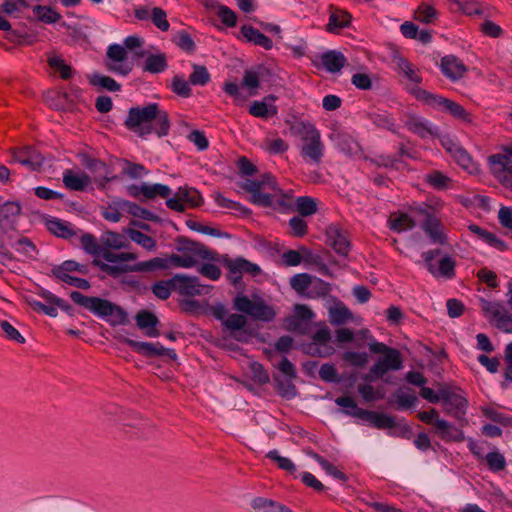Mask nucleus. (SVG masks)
Masks as SVG:
<instances>
[{"label":"nucleus","instance_id":"f257e3e1","mask_svg":"<svg viewBox=\"0 0 512 512\" xmlns=\"http://www.w3.org/2000/svg\"><path fill=\"white\" fill-rule=\"evenodd\" d=\"M137 258V254L132 252H114L106 249L99 259L93 260V263L101 271L114 278L130 272H152L165 267V261L161 257L132 263Z\"/></svg>","mask_w":512,"mask_h":512},{"label":"nucleus","instance_id":"2eb2a0df","mask_svg":"<svg viewBox=\"0 0 512 512\" xmlns=\"http://www.w3.org/2000/svg\"><path fill=\"white\" fill-rule=\"evenodd\" d=\"M331 333L325 323H320L318 329L312 335V345L315 352L321 357H327L334 353V347L330 345Z\"/></svg>","mask_w":512,"mask_h":512},{"label":"nucleus","instance_id":"dca6fc26","mask_svg":"<svg viewBox=\"0 0 512 512\" xmlns=\"http://www.w3.org/2000/svg\"><path fill=\"white\" fill-rule=\"evenodd\" d=\"M174 283V290L181 295L195 296L200 295L204 289L196 277H188L183 274H176L171 278Z\"/></svg>","mask_w":512,"mask_h":512},{"label":"nucleus","instance_id":"9b49d317","mask_svg":"<svg viewBox=\"0 0 512 512\" xmlns=\"http://www.w3.org/2000/svg\"><path fill=\"white\" fill-rule=\"evenodd\" d=\"M106 68L119 75H128L133 63L128 61L127 51L125 47L119 44H111L107 49Z\"/></svg>","mask_w":512,"mask_h":512},{"label":"nucleus","instance_id":"69168bd1","mask_svg":"<svg viewBox=\"0 0 512 512\" xmlns=\"http://www.w3.org/2000/svg\"><path fill=\"white\" fill-rule=\"evenodd\" d=\"M262 147L269 154H281L288 150V144L281 138H266Z\"/></svg>","mask_w":512,"mask_h":512},{"label":"nucleus","instance_id":"aec40b11","mask_svg":"<svg viewBox=\"0 0 512 512\" xmlns=\"http://www.w3.org/2000/svg\"><path fill=\"white\" fill-rule=\"evenodd\" d=\"M440 68L441 72L451 81L461 79L467 72L465 64L453 55L443 57Z\"/></svg>","mask_w":512,"mask_h":512},{"label":"nucleus","instance_id":"c85d7f7f","mask_svg":"<svg viewBox=\"0 0 512 512\" xmlns=\"http://www.w3.org/2000/svg\"><path fill=\"white\" fill-rule=\"evenodd\" d=\"M328 316L332 325H343L352 319L349 309L338 300L328 307Z\"/></svg>","mask_w":512,"mask_h":512},{"label":"nucleus","instance_id":"1a4fd4ad","mask_svg":"<svg viewBox=\"0 0 512 512\" xmlns=\"http://www.w3.org/2000/svg\"><path fill=\"white\" fill-rule=\"evenodd\" d=\"M440 403L447 415L458 421L464 420L468 408V400L460 388L449 385L441 386Z\"/></svg>","mask_w":512,"mask_h":512},{"label":"nucleus","instance_id":"473e14b6","mask_svg":"<svg viewBox=\"0 0 512 512\" xmlns=\"http://www.w3.org/2000/svg\"><path fill=\"white\" fill-rule=\"evenodd\" d=\"M388 226L391 230L401 233L414 228L415 221L406 213H394L388 219Z\"/></svg>","mask_w":512,"mask_h":512},{"label":"nucleus","instance_id":"4be33fe9","mask_svg":"<svg viewBox=\"0 0 512 512\" xmlns=\"http://www.w3.org/2000/svg\"><path fill=\"white\" fill-rule=\"evenodd\" d=\"M275 100L274 95H268L261 101H253L249 106V113L262 119L273 117L278 113V108L274 105Z\"/></svg>","mask_w":512,"mask_h":512},{"label":"nucleus","instance_id":"cd10ccee","mask_svg":"<svg viewBox=\"0 0 512 512\" xmlns=\"http://www.w3.org/2000/svg\"><path fill=\"white\" fill-rule=\"evenodd\" d=\"M241 34L248 42L258 45L265 50H270L273 47L272 40L252 26L243 25L241 27Z\"/></svg>","mask_w":512,"mask_h":512},{"label":"nucleus","instance_id":"f03ea898","mask_svg":"<svg viewBox=\"0 0 512 512\" xmlns=\"http://www.w3.org/2000/svg\"><path fill=\"white\" fill-rule=\"evenodd\" d=\"M124 124L140 137H146L151 133L159 137L166 136L170 130L168 113L160 109L157 103L130 108Z\"/></svg>","mask_w":512,"mask_h":512},{"label":"nucleus","instance_id":"09e8293b","mask_svg":"<svg viewBox=\"0 0 512 512\" xmlns=\"http://www.w3.org/2000/svg\"><path fill=\"white\" fill-rule=\"evenodd\" d=\"M430 273L435 277L452 279L455 276V261L450 256H444L439 261V266L434 267V272Z\"/></svg>","mask_w":512,"mask_h":512},{"label":"nucleus","instance_id":"5fc2aeb1","mask_svg":"<svg viewBox=\"0 0 512 512\" xmlns=\"http://www.w3.org/2000/svg\"><path fill=\"white\" fill-rule=\"evenodd\" d=\"M456 11H460L468 16L482 13L481 7L475 0H448Z\"/></svg>","mask_w":512,"mask_h":512},{"label":"nucleus","instance_id":"393cba45","mask_svg":"<svg viewBox=\"0 0 512 512\" xmlns=\"http://www.w3.org/2000/svg\"><path fill=\"white\" fill-rule=\"evenodd\" d=\"M13 161L26 166L30 170H36L43 164V157L32 148L13 153Z\"/></svg>","mask_w":512,"mask_h":512},{"label":"nucleus","instance_id":"c756f323","mask_svg":"<svg viewBox=\"0 0 512 512\" xmlns=\"http://www.w3.org/2000/svg\"><path fill=\"white\" fill-rule=\"evenodd\" d=\"M397 70L404 74L407 80H409L412 86L407 87V91L412 87H418L417 85L422 81V77L419 75L418 71L414 68V66L403 57H396L394 59Z\"/></svg>","mask_w":512,"mask_h":512},{"label":"nucleus","instance_id":"f8f14e48","mask_svg":"<svg viewBox=\"0 0 512 512\" xmlns=\"http://www.w3.org/2000/svg\"><path fill=\"white\" fill-rule=\"evenodd\" d=\"M403 367L402 358L398 350H390L388 354L379 358L370 368V373L364 376L365 380L382 378L388 371L400 370Z\"/></svg>","mask_w":512,"mask_h":512},{"label":"nucleus","instance_id":"7c9ffc66","mask_svg":"<svg viewBox=\"0 0 512 512\" xmlns=\"http://www.w3.org/2000/svg\"><path fill=\"white\" fill-rule=\"evenodd\" d=\"M321 63L327 71L336 73L344 67L346 58L341 52L328 51L321 55Z\"/></svg>","mask_w":512,"mask_h":512},{"label":"nucleus","instance_id":"49530a36","mask_svg":"<svg viewBox=\"0 0 512 512\" xmlns=\"http://www.w3.org/2000/svg\"><path fill=\"white\" fill-rule=\"evenodd\" d=\"M308 455L313 458L322 469L328 474L333 476L335 479L345 482L347 480V476L345 473L340 471L337 467H335L332 463L324 459L322 456L315 452H309Z\"/></svg>","mask_w":512,"mask_h":512},{"label":"nucleus","instance_id":"58836bf2","mask_svg":"<svg viewBox=\"0 0 512 512\" xmlns=\"http://www.w3.org/2000/svg\"><path fill=\"white\" fill-rule=\"evenodd\" d=\"M167 66V58L164 53L151 54L146 57L144 70L158 74L165 71Z\"/></svg>","mask_w":512,"mask_h":512},{"label":"nucleus","instance_id":"a18cd8bd","mask_svg":"<svg viewBox=\"0 0 512 512\" xmlns=\"http://www.w3.org/2000/svg\"><path fill=\"white\" fill-rule=\"evenodd\" d=\"M424 181L434 189L442 190L450 186L451 179L439 170H433L424 176Z\"/></svg>","mask_w":512,"mask_h":512},{"label":"nucleus","instance_id":"338daca9","mask_svg":"<svg viewBox=\"0 0 512 512\" xmlns=\"http://www.w3.org/2000/svg\"><path fill=\"white\" fill-rule=\"evenodd\" d=\"M13 247L17 252L21 253L27 258H34L37 253L35 244L27 237L18 239L13 244Z\"/></svg>","mask_w":512,"mask_h":512},{"label":"nucleus","instance_id":"603ef678","mask_svg":"<svg viewBox=\"0 0 512 512\" xmlns=\"http://www.w3.org/2000/svg\"><path fill=\"white\" fill-rule=\"evenodd\" d=\"M78 271L80 273H85L86 268L83 265L78 264L75 261H65L61 265L56 266L52 269L53 275L59 280L70 276V272Z\"/></svg>","mask_w":512,"mask_h":512},{"label":"nucleus","instance_id":"72a5a7b5","mask_svg":"<svg viewBox=\"0 0 512 512\" xmlns=\"http://www.w3.org/2000/svg\"><path fill=\"white\" fill-rule=\"evenodd\" d=\"M252 507L256 512H292V510L273 500L258 497L252 501Z\"/></svg>","mask_w":512,"mask_h":512},{"label":"nucleus","instance_id":"39448f33","mask_svg":"<svg viewBox=\"0 0 512 512\" xmlns=\"http://www.w3.org/2000/svg\"><path fill=\"white\" fill-rule=\"evenodd\" d=\"M72 301L85 308L97 317L108 319L115 324H121L126 320V313L112 302L99 297L86 296L78 291L70 293Z\"/></svg>","mask_w":512,"mask_h":512},{"label":"nucleus","instance_id":"13d9d810","mask_svg":"<svg viewBox=\"0 0 512 512\" xmlns=\"http://www.w3.org/2000/svg\"><path fill=\"white\" fill-rule=\"evenodd\" d=\"M312 278L313 276L307 273L296 274L291 278L290 285L297 293L306 296V292L311 286Z\"/></svg>","mask_w":512,"mask_h":512},{"label":"nucleus","instance_id":"ddd939ff","mask_svg":"<svg viewBox=\"0 0 512 512\" xmlns=\"http://www.w3.org/2000/svg\"><path fill=\"white\" fill-rule=\"evenodd\" d=\"M488 163L494 177L503 186L512 190V160L506 156L491 155Z\"/></svg>","mask_w":512,"mask_h":512},{"label":"nucleus","instance_id":"423d86ee","mask_svg":"<svg viewBox=\"0 0 512 512\" xmlns=\"http://www.w3.org/2000/svg\"><path fill=\"white\" fill-rule=\"evenodd\" d=\"M177 253L168 258H161L165 261V267L158 270L168 269L172 266L180 268H191L201 260L209 259L210 252L203 245L186 239L179 240Z\"/></svg>","mask_w":512,"mask_h":512},{"label":"nucleus","instance_id":"3c124183","mask_svg":"<svg viewBox=\"0 0 512 512\" xmlns=\"http://www.w3.org/2000/svg\"><path fill=\"white\" fill-rule=\"evenodd\" d=\"M178 197L182 199L183 203L188 204L190 207H198L203 203V198L198 190L191 187H180L177 190Z\"/></svg>","mask_w":512,"mask_h":512},{"label":"nucleus","instance_id":"0e129e2a","mask_svg":"<svg viewBox=\"0 0 512 512\" xmlns=\"http://www.w3.org/2000/svg\"><path fill=\"white\" fill-rule=\"evenodd\" d=\"M47 228L58 237L67 238L73 234L70 225L59 219H52L47 222Z\"/></svg>","mask_w":512,"mask_h":512},{"label":"nucleus","instance_id":"6e6552de","mask_svg":"<svg viewBox=\"0 0 512 512\" xmlns=\"http://www.w3.org/2000/svg\"><path fill=\"white\" fill-rule=\"evenodd\" d=\"M233 306L237 311L257 321L270 322L276 315L274 308L260 297L250 299L248 296L238 295L233 300Z\"/></svg>","mask_w":512,"mask_h":512},{"label":"nucleus","instance_id":"bb28decb","mask_svg":"<svg viewBox=\"0 0 512 512\" xmlns=\"http://www.w3.org/2000/svg\"><path fill=\"white\" fill-rule=\"evenodd\" d=\"M350 22L351 15L348 12L338 9L332 10L326 25V31L338 34L342 29L348 27Z\"/></svg>","mask_w":512,"mask_h":512},{"label":"nucleus","instance_id":"bf43d9fd","mask_svg":"<svg viewBox=\"0 0 512 512\" xmlns=\"http://www.w3.org/2000/svg\"><path fill=\"white\" fill-rule=\"evenodd\" d=\"M81 243L83 248L91 255L94 259H99L101 254L106 250L102 245H99L96 238L91 234H85L81 237Z\"/></svg>","mask_w":512,"mask_h":512},{"label":"nucleus","instance_id":"2f4dec72","mask_svg":"<svg viewBox=\"0 0 512 512\" xmlns=\"http://www.w3.org/2000/svg\"><path fill=\"white\" fill-rule=\"evenodd\" d=\"M136 323L140 329L146 330L147 336H159V331L156 329L158 319L153 313L148 311L139 312L136 316Z\"/></svg>","mask_w":512,"mask_h":512},{"label":"nucleus","instance_id":"e433bc0d","mask_svg":"<svg viewBox=\"0 0 512 512\" xmlns=\"http://www.w3.org/2000/svg\"><path fill=\"white\" fill-rule=\"evenodd\" d=\"M263 75V68L258 67L257 69H250L244 72L242 78V86L247 88L250 95L254 96L257 94V90L260 87V78Z\"/></svg>","mask_w":512,"mask_h":512},{"label":"nucleus","instance_id":"c9c22d12","mask_svg":"<svg viewBox=\"0 0 512 512\" xmlns=\"http://www.w3.org/2000/svg\"><path fill=\"white\" fill-rule=\"evenodd\" d=\"M139 192L148 199H153L157 196L161 198H168L171 194V189L164 184H149L143 183L139 186Z\"/></svg>","mask_w":512,"mask_h":512},{"label":"nucleus","instance_id":"4468645a","mask_svg":"<svg viewBox=\"0 0 512 512\" xmlns=\"http://www.w3.org/2000/svg\"><path fill=\"white\" fill-rule=\"evenodd\" d=\"M22 211L18 201L4 200L0 196V229L7 230L14 226Z\"/></svg>","mask_w":512,"mask_h":512},{"label":"nucleus","instance_id":"5701e85b","mask_svg":"<svg viewBox=\"0 0 512 512\" xmlns=\"http://www.w3.org/2000/svg\"><path fill=\"white\" fill-rule=\"evenodd\" d=\"M227 268L229 269V272L234 275V282L240 279L241 275L244 273L252 276H256L261 273V268L257 264L242 257L229 260L227 262Z\"/></svg>","mask_w":512,"mask_h":512},{"label":"nucleus","instance_id":"37998d69","mask_svg":"<svg viewBox=\"0 0 512 512\" xmlns=\"http://www.w3.org/2000/svg\"><path fill=\"white\" fill-rule=\"evenodd\" d=\"M415 20L431 24L438 18V11L429 3H421L414 12Z\"/></svg>","mask_w":512,"mask_h":512},{"label":"nucleus","instance_id":"4c0bfd02","mask_svg":"<svg viewBox=\"0 0 512 512\" xmlns=\"http://www.w3.org/2000/svg\"><path fill=\"white\" fill-rule=\"evenodd\" d=\"M123 199H115L110 204L101 209L102 217L112 223H117L121 220L122 212H124Z\"/></svg>","mask_w":512,"mask_h":512},{"label":"nucleus","instance_id":"412c9836","mask_svg":"<svg viewBox=\"0 0 512 512\" xmlns=\"http://www.w3.org/2000/svg\"><path fill=\"white\" fill-rule=\"evenodd\" d=\"M407 129L422 139L437 136V129L430 122L419 116H409L405 122Z\"/></svg>","mask_w":512,"mask_h":512},{"label":"nucleus","instance_id":"f3484780","mask_svg":"<svg viewBox=\"0 0 512 512\" xmlns=\"http://www.w3.org/2000/svg\"><path fill=\"white\" fill-rule=\"evenodd\" d=\"M329 138L335 142L337 148L349 156L358 155L361 152L359 143L352 135L344 131H334Z\"/></svg>","mask_w":512,"mask_h":512},{"label":"nucleus","instance_id":"f704fd0d","mask_svg":"<svg viewBox=\"0 0 512 512\" xmlns=\"http://www.w3.org/2000/svg\"><path fill=\"white\" fill-rule=\"evenodd\" d=\"M102 246L106 249L120 250L127 248L129 243L127 239L120 233L107 231L101 236Z\"/></svg>","mask_w":512,"mask_h":512},{"label":"nucleus","instance_id":"b1692460","mask_svg":"<svg viewBox=\"0 0 512 512\" xmlns=\"http://www.w3.org/2000/svg\"><path fill=\"white\" fill-rule=\"evenodd\" d=\"M63 183L73 191H84L91 183V178L85 172H75L67 169L63 172Z\"/></svg>","mask_w":512,"mask_h":512},{"label":"nucleus","instance_id":"6e6d98bb","mask_svg":"<svg viewBox=\"0 0 512 512\" xmlns=\"http://www.w3.org/2000/svg\"><path fill=\"white\" fill-rule=\"evenodd\" d=\"M33 12L44 23H56L61 19V15L50 6L37 5L33 8Z\"/></svg>","mask_w":512,"mask_h":512},{"label":"nucleus","instance_id":"774afa93","mask_svg":"<svg viewBox=\"0 0 512 512\" xmlns=\"http://www.w3.org/2000/svg\"><path fill=\"white\" fill-rule=\"evenodd\" d=\"M143 43L144 40L136 35L128 36L123 41V47H125V50H130L135 52V56L140 58L144 57L146 55L145 51L143 50Z\"/></svg>","mask_w":512,"mask_h":512},{"label":"nucleus","instance_id":"4d7b16f0","mask_svg":"<svg viewBox=\"0 0 512 512\" xmlns=\"http://www.w3.org/2000/svg\"><path fill=\"white\" fill-rule=\"evenodd\" d=\"M490 471L496 473L506 468V459L498 450L489 452L484 459Z\"/></svg>","mask_w":512,"mask_h":512},{"label":"nucleus","instance_id":"79ce46f5","mask_svg":"<svg viewBox=\"0 0 512 512\" xmlns=\"http://www.w3.org/2000/svg\"><path fill=\"white\" fill-rule=\"evenodd\" d=\"M331 291V285L324 280L313 277L311 280V286L306 292V297L311 299L322 298L327 296Z\"/></svg>","mask_w":512,"mask_h":512},{"label":"nucleus","instance_id":"e2e57ef3","mask_svg":"<svg viewBox=\"0 0 512 512\" xmlns=\"http://www.w3.org/2000/svg\"><path fill=\"white\" fill-rule=\"evenodd\" d=\"M192 85L204 86L210 81V74L205 66L193 65V72L189 76Z\"/></svg>","mask_w":512,"mask_h":512},{"label":"nucleus","instance_id":"6ab92c4d","mask_svg":"<svg viewBox=\"0 0 512 512\" xmlns=\"http://www.w3.org/2000/svg\"><path fill=\"white\" fill-rule=\"evenodd\" d=\"M435 433L445 442H462L465 440L461 428L442 418L436 422Z\"/></svg>","mask_w":512,"mask_h":512},{"label":"nucleus","instance_id":"8fccbe9b","mask_svg":"<svg viewBox=\"0 0 512 512\" xmlns=\"http://www.w3.org/2000/svg\"><path fill=\"white\" fill-rule=\"evenodd\" d=\"M454 161L461 167L463 168L464 170H466L467 172H469L470 174H473V173H476L478 172V166L477 164L473 161V159L471 158V156L468 154V152L461 146V148H459L457 150V152L451 156Z\"/></svg>","mask_w":512,"mask_h":512},{"label":"nucleus","instance_id":"052dcab7","mask_svg":"<svg viewBox=\"0 0 512 512\" xmlns=\"http://www.w3.org/2000/svg\"><path fill=\"white\" fill-rule=\"evenodd\" d=\"M297 211L301 216H310L317 211V203L315 199L309 196L298 197L295 200Z\"/></svg>","mask_w":512,"mask_h":512},{"label":"nucleus","instance_id":"7ed1b4c3","mask_svg":"<svg viewBox=\"0 0 512 512\" xmlns=\"http://www.w3.org/2000/svg\"><path fill=\"white\" fill-rule=\"evenodd\" d=\"M242 188L251 194V201L263 207L278 205L283 208L292 205V192L278 187L274 177L264 175L260 181L247 179Z\"/></svg>","mask_w":512,"mask_h":512},{"label":"nucleus","instance_id":"de8ad7c7","mask_svg":"<svg viewBox=\"0 0 512 512\" xmlns=\"http://www.w3.org/2000/svg\"><path fill=\"white\" fill-rule=\"evenodd\" d=\"M129 238L148 251H154L157 247L155 239L136 229H128L126 231Z\"/></svg>","mask_w":512,"mask_h":512},{"label":"nucleus","instance_id":"20e7f679","mask_svg":"<svg viewBox=\"0 0 512 512\" xmlns=\"http://www.w3.org/2000/svg\"><path fill=\"white\" fill-rule=\"evenodd\" d=\"M300 138V156L310 164L319 165L325 155V144L320 131L310 122H300L295 126Z\"/></svg>","mask_w":512,"mask_h":512},{"label":"nucleus","instance_id":"a211bd4d","mask_svg":"<svg viewBox=\"0 0 512 512\" xmlns=\"http://www.w3.org/2000/svg\"><path fill=\"white\" fill-rule=\"evenodd\" d=\"M328 243L332 246L336 253L347 256L350 251V242L345 232L337 226L331 225L326 230Z\"/></svg>","mask_w":512,"mask_h":512},{"label":"nucleus","instance_id":"a878e982","mask_svg":"<svg viewBox=\"0 0 512 512\" xmlns=\"http://www.w3.org/2000/svg\"><path fill=\"white\" fill-rule=\"evenodd\" d=\"M358 418H361L370 424H372L376 428H392L395 425V420L393 417L379 412L367 411V410H359Z\"/></svg>","mask_w":512,"mask_h":512},{"label":"nucleus","instance_id":"a19ab883","mask_svg":"<svg viewBox=\"0 0 512 512\" xmlns=\"http://www.w3.org/2000/svg\"><path fill=\"white\" fill-rule=\"evenodd\" d=\"M128 344L132 347L133 350L146 357L160 356L162 350V345L160 343L129 340Z\"/></svg>","mask_w":512,"mask_h":512},{"label":"nucleus","instance_id":"9d476101","mask_svg":"<svg viewBox=\"0 0 512 512\" xmlns=\"http://www.w3.org/2000/svg\"><path fill=\"white\" fill-rule=\"evenodd\" d=\"M412 211L423 217V220L420 224L421 229L427 234L432 243L435 244H445L446 234L444 231V227L439 218L433 213L430 206L426 204L418 205L412 208Z\"/></svg>","mask_w":512,"mask_h":512},{"label":"nucleus","instance_id":"680f3d73","mask_svg":"<svg viewBox=\"0 0 512 512\" xmlns=\"http://www.w3.org/2000/svg\"><path fill=\"white\" fill-rule=\"evenodd\" d=\"M49 66L58 71L63 79H69L72 75L71 67L67 65L64 59L56 54H52L48 57Z\"/></svg>","mask_w":512,"mask_h":512},{"label":"nucleus","instance_id":"ea45409f","mask_svg":"<svg viewBox=\"0 0 512 512\" xmlns=\"http://www.w3.org/2000/svg\"><path fill=\"white\" fill-rule=\"evenodd\" d=\"M480 306L485 316L490 320H493L495 324L500 321V318H502L507 311L503 304L500 302L482 300Z\"/></svg>","mask_w":512,"mask_h":512},{"label":"nucleus","instance_id":"0eeeda50","mask_svg":"<svg viewBox=\"0 0 512 512\" xmlns=\"http://www.w3.org/2000/svg\"><path fill=\"white\" fill-rule=\"evenodd\" d=\"M409 93L412 94L418 101H421L424 104H427L432 108L438 109L442 112L449 113L451 116L458 120H461L465 123L472 122L471 114L457 102H454L440 95L432 94L422 89L421 87H412L409 89Z\"/></svg>","mask_w":512,"mask_h":512},{"label":"nucleus","instance_id":"864d4df0","mask_svg":"<svg viewBox=\"0 0 512 512\" xmlns=\"http://www.w3.org/2000/svg\"><path fill=\"white\" fill-rule=\"evenodd\" d=\"M89 81L93 86L111 91L116 92L119 91L121 88V85L116 82L113 78L101 75V74H93L89 77Z\"/></svg>","mask_w":512,"mask_h":512},{"label":"nucleus","instance_id":"c03bdc74","mask_svg":"<svg viewBox=\"0 0 512 512\" xmlns=\"http://www.w3.org/2000/svg\"><path fill=\"white\" fill-rule=\"evenodd\" d=\"M247 324V319L244 315L241 314H229L225 322L223 323L224 328L230 332V335L235 339L237 338L236 333L245 328Z\"/></svg>","mask_w":512,"mask_h":512}]
</instances>
